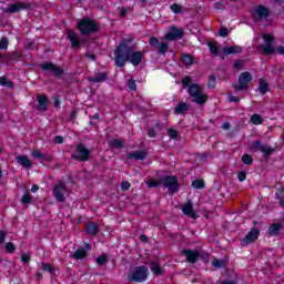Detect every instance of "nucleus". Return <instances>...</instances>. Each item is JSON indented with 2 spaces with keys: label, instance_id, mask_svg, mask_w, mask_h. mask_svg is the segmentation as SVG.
<instances>
[{
  "label": "nucleus",
  "instance_id": "nucleus-1",
  "mask_svg": "<svg viewBox=\"0 0 284 284\" xmlns=\"http://www.w3.org/2000/svg\"><path fill=\"white\" fill-rule=\"evenodd\" d=\"M182 88L183 90H186L187 88V93L193 99V103H196L197 105L207 103V94L203 91V87L197 83L192 84V78L189 75L182 79Z\"/></svg>",
  "mask_w": 284,
  "mask_h": 284
},
{
  "label": "nucleus",
  "instance_id": "nucleus-2",
  "mask_svg": "<svg viewBox=\"0 0 284 284\" xmlns=\"http://www.w3.org/2000/svg\"><path fill=\"white\" fill-rule=\"evenodd\" d=\"M136 50V45L132 44V40L122 41L114 51V61L118 68H123L126 61H130L131 54Z\"/></svg>",
  "mask_w": 284,
  "mask_h": 284
},
{
  "label": "nucleus",
  "instance_id": "nucleus-3",
  "mask_svg": "<svg viewBox=\"0 0 284 284\" xmlns=\"http://www.w3.org/2000/svg\"><path fill=\"white\" fill-rule=\"evenodd\" d=\"M149 274L150 271L148 270V266H135L130 270L126 277L129 283H143L144 281H148Z\"/></svg>",
  "mask_w": 284,
  "mask_h": 284
},
{
  "label": "nucleus",
  "instance_id": "nucleus-4",
  "mask_svg": "<svg viewBox=\"0 0 284 284\" xmlns=\"http://www.w3.org/2000/svg\"><path fill=\"white\" fill-rule=\"evenodd\" d=\"M78 30L83 37L94 34L99 30L97 22L90 18H83L78 22Z\"/></svg>",
  "mask_w": 284,
  "mask_h": 284
},
{
  "label": "nucleus",
  "instance_id": "nucleus-5",
  "mask_svg": "<svg viewBox=\"0 0 284 284\" xmlns=\"http://www.w3.org/2000/svg\"><path fill=\"white\" fill-rule=\"evenodd\" d=\"M149 45H151V48L153 50H155V52L162 57H165V54H168V52H170V43H168V41H165L163 39H159L156 37H151L149 39Z\"/></svg>",
  "mask_w": 284,
  "mask_h": 284
},
{
  "label": "nucleus",
  "instance_id": "nucleus-6",
  "mask_svg": "<svg viewBox=\"0 0 284 284\" xmlns=\"http://www.w3.org/2000/svg\"><path fill=\"white\" fill-rule=\"evenodd\" d=\"M263 41H265V43L258 45V48L262 50V54L266 57L274 54V52H276V48H274V38L266 33L263 36Z\"/></svg>",
  "mask_w": 284,
  "mask_h": 284
},
{
  "label": "nucleus",
  "instance_id": "nucleus-7",
  "mask_svg": "<svg viewBox=\"0 0 284 284\" xmlns=\"http://www.w3.org/2000/svg\"><path fill=\"white\" fill-rule=\"evenodd\" d=\"M71 159L81 162L90 161V150H88L84 144H78L75 146V152L71 155Z\"/></svg>",
  "mask_w": 284,
  "mask_h": 284
},
{
  "label": "nucleus",
  "instance_id": "nucleus-8",
  "mask_svg": "<svg viewBox=\"0 0 284 284\" xmlns=\"http://www.w3.org/2000/svg\"><path fill=\"white\" fill-rule=\"evenodd\" d=\"M65 195H68V187L63 182H59L53 186V196L59 201V203H64Z\"/></svg>",
  "mask_w": 284,
  "mask_h": 284
},
{
  "label": "nucleus",
  "instance_id": "nucleus-9",
  "mask_svg": "<svg viewBox=\"0 0 284 284\" xmlns=\"http://www.w3.org/2000/svg\"><path fill=\"white\" fill-rule=\"evenodd\" d=\"M252 17L254 21H263L270 17V9L265 6H256L252 11Z\"/></svg>",
  "mask_w": 284,
  "mask_h": 284
},
{
  "label": "nucleus",
  "instance_id": "nucleus-10",
  "mask_svg": "<svg viewBox=\"0 0 284 284\" xmlns=\"http://www.w3.org/2000/svg\"><path fill=\"white\" fill-rule=\"evenodd\" d=\"M252 81V73L245 71L242 72L239 77V85H235V92H241V90L247 89L250 82Z\"/></svg>",
  "mask_w": 284,
  "mask_h": 284
},
{
  "label": "nucleus",
  "instance_id": "nucleus-11",
  "mask_svg": "<svg viewBox=\"0 0 284 284\" xmlns=\"http://www.w3.org/2000/svg\"><path fill=\"white\" fill-rule=\"evenodd\" d=\"M67 37L71 43V48H73V50H79V48H81V45H83V43H85L84 39H81V37L79 36V33L69 30L67 32Z\"/></svg>",
  "mask_w": 284,
  "mask_h": 284
},
{
  "label": "nucleus",
  "instance_id": "nucleus-12",
  "mask_svg": "<svg viewBox=\"0 0 284 284\" xmlns=\"http://www.w3.org/2000/svg\"><path fill=\"white\" fill-rule=\"evenodd\" d=\"M164 187H168L170 194L179 191V180L176 176H166L162 180Z\"/></svg>",
  "mask_w": 284,
  "mask_h": 284
},
{
  "label": "nucleus",
  "instance_id": "nucleus-13",
  "mask_svg": "<svg viewBox=\"0 0 284 284\" xmlns=\"http://www.w3.org/2000/svg\"><path fill=\"white\" fill-rule=\"evenodd\" d=\"M185 32L183 29H179L178 27H171L169 32L164 36V39L166 41H176L179 39H182L184 37Z\"/></svg>",
  "mask_w": 284,
  "mask_h": 284
},
{
  "label": "nucleus",
  "instance_id": "nucleus-14",
  "mask_svg": "<svg viewBox=\"0 0 284 284\" xmlns=\"http://www.w3.org/2000/svg\"><path fill=\"white\" fill-rule=\"evenodd\" d=\"M41 70H44V72H52L54 77H61L63 74V69L61 67H57L52 62H43L40 64Z\"/></svg>",
  "mask_w": 284,
  "mask_h": 284
},
{
  "label": "nucleus",
  "instance_id": "nucleus-15",
  "mask_svg": "<svg viewBox=\"0 0 284 284\" xmlns=\"http://www.w3.org/2000/svg\"><path fill=\"white\" fill-rule=\"evenodd\" d=\"M21 10H30V4L26 2H17L3 9L7 14H13L14 12H21Z\"/></svg>",
  "mask_w": 284,
  "mask_h": 284
},
{
  "label": "nucleus",
  "instance_id": "nucleus-16",
  "mask_svg": "<svg viewBox=\"0 0 284 284\" xmlns=\"http://www.w3.org/2000/svg\"><path fill=\"white\" fill-rule=\"evenodd\" d=\"M33 159H38V161H40V163H43V161H47V163H51V161L54 160V158L52 156V154L45 152V153H41V151L39 150H33L31 152Z\"/></svg>",
  "mask_w": 284,
  "mask_h": 284
},
{
  "label": "nucleus",
  "instance_id": "nucleus-17",
  "mask_svg": "<svg viewBox=\"0 0 284 284\" xmlns=\"http://www.w3.org/2000/svg\"><path fill=\"white\" fill-rule=\"evenodd\" d=\"M145 58V51H136L134 50L130 58H129V61L130 63H132V65H139L142 63L143 59Z\"/></svg>",
  "mask_w": 284,
  "mask_h": 284
},
{
  "label": "nucleus",
  "instance_id": "nucleus-18",
  "mask_svg": "<svg viewBox=\"0 0 284 284\" xmlns=\"http://www.w3.org/2000/svg\"><path fill=\"white\" fill-rule=\"evenodd\" d=\"M182 212L185 214V216H190V219L199 217V214H196V211H194V205L190 200L182 206Z\"/></svg>",
  "mask_w": 284,
  "mask_h": 284
},
{
  "label": "nucleus",
  "instance_id": "nucleus-19",
  "mask_svg": "<svg viewBox=\"0 0 284 284\" xmlns=\"http://www.w3.org/2000/svg\"><path fill=\"white\" fill-rule=\"evenodd\" d=\"M258 234H261L260 230L253 229L242 240V245H250V243H254L256 239H258Z\"/></svg>",
  "mask_w": 284,
  "mask_h": 284
},
{
  "label": "nucleus",
  "instance_id": "nucleus-20",
  "mask_svg": "<svg viewBox=\"0 0 284 284\" xmlns=\"http://www.w3.org/2000/svg\"><path fill=\"white\" fill-rule=\"evenodd\" d=\"M182 254L186 256L187 263H196L199 261V252L192 250H183Z\"/></svg>",
  "mask_w": 284,
  "mask_h": 284
},
{
  "label": "nucleus",
  "instance_id": "nucleus-21",
  "mask_svg": "<svg viewBox=\"0 0 284 284\" xmlns=\"http://www.w3.org/2000/svg\"><path fill=\"white\" fill-rule=\"evenodd\" d=\"M148 156V152L145 151H133L128 154L126 159L130 161L135 160V161H145V158Z\"/></svg>",
  "mask_w": 284,
  "mask_h": 284
},
{
  "label": "nucleus",
  "instance_id": "nucleus-22",
  "mask_svg": "<svg viewBox=\"0 0 284 284\" xmlns=\"http://www.w3.org/2000/svg\"><path fill=\"white\" fill-rule=\"evenodd\" d=\"M222 52L227 57L230 54H241L243 52V47L241 45H231L222 48Z\"/></svg>",
  "mask_w": 284,
  "mask_h": 284
},
{
  "label": "nucleus",
  "instance_id": "nucleus-23",
  "mask_svg": "<svg viewBox=\"0 0 284 284\" xmlns=\"http://www.w3.org/2000/svg\"><path fill=\"white\" fill-rule=\"evenodd\" d=\"M36 100L38 101L37 110L39 112H45L48 110V97L38 95Z\"/></svg>",
  "mask_w": 284,
  "mask_h": 284
},
{
  "label": "nucleus",
  "instance_id": "nucleus-24",
  "mask_svg": "<svg viewBox=\"0 0 284 284\" xmlns=\"http://www.w3.org/2000/svg\"><path fill=\"white\" fill-rule=\"evenodd\" d=\"M16 159L22 168H26L27 170L32 168V161H30L27 155H18Z\"/></svg>",
  "mask_w": 284,
  "mask_h": 284
},
{
  "label": "nucleus",
  "instance_id": "nucleus-25",
  "mask_svg": "<svg viewBox=\"0 0 284 284\" xmlns=\"http://www.w3.org/2000/svg\"><path fill=\"white\" fill-rule=\"evenodd\" d=\"M283 230V224L274 223L268 227V236H278V233Z\"/></svg>",
  "mask_w": 284,
  "mask_h": 284
},
{
  "label": "nucleus",
  "instance_id": "nucleus-26",
  "mask_svg": "<svg viewBox=\"0 0 284 284\" xmlns=\"http://www.w3.org/2000/svg\"><path fill=\"white\" fill-rule=\"evenodd\" d=\"M89 81H91L92 83H103V81H108V73H95V77L89 78Z\"/></svg>",
  "mask_w": 284,
  "mask_h": 284
},
{
  "label": "nucleus",
  "instance_id": "nucleus-27",
  "mask_svg": "<svg viewBox=\"0 0 284 284\" xmlns=\"http://www.w3.org/2000/svg\"><path fill=\"white\" fill-rule=\"evenodd\" d=\"M150 270L153 274H155V276H163V268H161V264H159V262H151Z\"/></svg>",
  "mask_w": 284,
  "mask_h": 284
},
{
  "label": "nucleus",
  "instance_id": "nucleus-28",
  "mask_svg": "<svg viewBox=\"0 0 284 284\" xmlns=\"http://www.w3.org/2000/svg\"><path fill=\"white\" fill-rule=\"evenodd\" d=\"M85 232L87 234L94 236V234L99 232V225H97L94 222H90L85 225Z\"/></svg>",
  "mask_w": 284,
  "mask_h": 284
},
{
  "label": "nucleus",
  "instance_id": "nucleus-29",
  "mask_svg": "<svg viewBox=\"0 0 284 284\" xmlns=\"http://www.w3.org/2000/svg\"><path fill=\"white\" fill-rule=\"evenodd\" d=\"M187 110H190V104L185 103V102H180L176 106H175V113L176 114H185V112H187Z\"/></svg>",
  "mask_w": 284,
  "mask_h": 284
},
{
  "label": "nucleus",
  "instance_id": "nucleus-30",
  "mask_svg": "<svg viewBox=\"0 0 284 284\" xmlns=\"http://www.w3.org/2000/svg\"><path fill=\"white\" fill-rule=\"evenodd\" d=\"M209 50L213 57H221V52L219 49V42H209Z\"/></svg>",
  "mask_w": 284,
  "mask_h": 284
},
{
  "label": "nucleus",
  "instance_id": "nucleus-31",
  "mask_svg": "<svg viewBox=\"0 0 284 284\" xmlns=\"http://www.w3.org/2000/svg\"><path fill=\"white\" fill-rule=\"evenodd\" d=\"M213 267L216 270H222L223 267H227V261L226 260H219V258H213L212 261Z\"/></svg>",
  "mask_w": 284,
  "mask_h": 284
},
{
  "label": "nucleus",
  "instance_id": "nucleus-32",
  "mask_svg": "<svg viewBox=\"0 0 284 284\" xmlns=\"http://www.w3.org/2000/svg\"><path fill=\"white\" fill-rule=\"evenodd\" d=\"M110 145L114 150H123V148L125 146V142H123V140L114 139L110 141Z\"/></svg>",
  "mask_w": 284,
  "mask_h": 284
},
{
  "label": "nucleus",
  "instance_id": "nucleus-33",
  "mask_svg": "<svg viewBox=\"0 0 284 284\" xmlns=\"http://www.w3.org/2000/svg\"><path fill=\"white\" fill-rule=\"evenodd\" d=\"M85 256H88L85 248H78L73 255V258L81 261V258H85Z\"/></svg>",
  "mask_w": 284,
  "mask_h": 284
},
{
  "label": "nucleus",
  "instance_id": "nucleus-34",
  "mask_svg": "<svg viewBox=\"0 0 284 284\" xmlns=\"http://www.w3.org/2000/svg\"><path fill=\"white\" fill-rule=\"evenodd\" d=\"M268 90H270V85L267 84V82H265L263 79H260V85H258L260 94H265L266 92H268Z\"/></svg>",
  "mask_w": 284,
  "mask_h": 284
},
{
  "label": "nucleus",
  "instance_id": "nucleus-35",
  "mask_svg": "<svg viewBox=\"0 0 284 284\" xmlns=\"http://www.w3.org/2000/svg\"><path fill=\"white\" fill-rule=\"evenodd\" d=\"M0 85L2 88H9V89L14 88V83L12 81L8 80V78H6V77H0Z\"/></svg>",
  "mask_w": 284,
  "mask_h": 284
},
{
  "label": "nucleus",
  "instance_id": "nucleus-36",
  "mask_svg": "<svg viewBox=\"0 0 284 284\" xmlns=\"http://www.w3.org/2000/svg\"><path fill=\"white\" fill-rule=\"evenodd\" d=\"M251 123H253V125H261V124H263V116H261L257 113L253 114L251 116Z\"/></svg>",
  "mask_w": 284,
  "mask_h": 284
},
{
  "label": "nucleus",
  "instance_id": "nucleus-37",
  "mask_svg": "<svg viewBox=\"0 0 284 284\" xmlns=\"http://www.w3.org/2000/svg\"><path fill=\"white\" fill-rule=\"evenodd\" d=\"M191 186H192L194 190H203V187H205V182H203V180H194V181L191 183Z\"/></svg>",
  "mask_w": 284,
  "mask_h": 284
},
{
  "label": "nucleus",
  "instance_id": "nucleus-38",
  "mask_svg": "<svg viewBox=\"0 0 284 284\" xmlns=\"http://www.w3.org/2000/svg\"><path fill=\"white\" fill-rule=\"evenodd\" d=\"M4 57L7 61H19L21 59V54L18 52L7 53Z\"/></svg>",
  "mask_w": 284,
  "mask_h": 284
},
{
  "label": "nucleus",
  "instance_id": "nucleus-39",
  "mask_svg": "<svg viewBox=\"0 0 284 284\" xmlns=\"http://www.w3.org/2000/svg\"><path fill=\"white\" fill-rule=\"evenodd\" d=\"M39 267L42 270V272H49L50 274L54 273V268L48 263H40Z\"/></svg>",
  "mask_w": 284,
  "mask_h": 284
},
{
  "label": "nucleus",
  "instance_id": "nucleus-40",
  "mask_svg": "<svg viewBox=\"0 0 284 284\" xmlns=\"http://www.w3.org/2000/svg\"><path fill=\"white\" fill-rule=\"evenodd\" d=\"M170 9L172 10V12L174 14H181V12H183V7L179 3H173L170 6Z\"/></svg>",
  "mask_w": 284,
  "mask_h": 284
},
{
  "label": "nucleus",
  "instance_id": "nucleus-41",
  "mask_svg": "<svg viewBox=\"0 0 284 284\" xmlns=\"http://www.w3.org/2000/svg\"><path fill=\"white\" fill-rule=\"evenodd\" d=\"M181 61H182V63H184V65H192V63H194V61L192 60V57L190 54H183L181 57Z\"/></svg>",
  "mask_w": 284,
  "mask_h": 284
},
{
  "label": "nucleus",
  "instance_id": "nucleus-42",
  "mask_svg": "<svg viewBox=\"0 0 284 284\" xmlns=\"http://www.w3.org/2000/svg\"><path fill=\"white\" fill-rule=\"evenodd\" d=\"M242 162L244 163V165H252V163H254V159H252V155L250 154H244L242 156Z\"/></svg>",
  "mask_w": 284,
  "mask_h": 284
},
{
  "label": "nucleus",
  "instance_id": "nucleus-43",
  "mask_svg": "<svg viewBox=\"0 0 284 284\" xmlns=\"http://www.w3.org/2000/svg\"><path fill=\"white\" fill-rule=\"evenodd\" d=\"M22 205H29V203H32V195H30L28 192L22 196L21 199Z\"/></svg>",
  "mask_w": 284,
  "mask_h": 284
},
{
  "label": "nucleus",
  "instance_id": "nucleus-44",
  "mask_svg": "<svg viewBox=\"0 0 284 284\" xmlns=\"http://www.w3.org/2000/svg\"><path fill=\"white\" fill-rule=\"evenodd\" d=\"M264 145L265 144H263V142H261V140H256L252 143V150H260V152H262Z\"/></svg>",
  "mask_w": 284,
  "mask_h": 284
},
{
  "label": "nucleus",
  "instance_id": "nucleus-45",
  "mask_svg": "<svg viewBox=\"0 0 284 284\" xmlns=\"http://www.w3.org/2000/svg\"><path fill=\"white\" fill-rule=\"evenodd\" d=\"M159 185H161V181H156V180H149L146 181V186L152 190V187H159Z\"/></svg>",
  "mask_w": 284,
  "mask_h": 284
},
{
  "label": "nucleus",
  "instance_id": "nucleus-46",
  "mask_svg": "<svg viewBox=\"0 0 284 284\" xmlns=\"http://www.w3.org/2000/svg\"><path fill=\"white\" fill-rule=\"evenodd\" d=\"M10 41L8 40V38L3 37L0 39V50H8V45H9Z\"/></svg>",
  "mask_w": 284,
  "mask_h": 284
},
{
  "label": "nucleus",
  "instance_id": "nucleus-47",
  "mask_svg": "<svg viewBox=\"0 0 284 284\" xmlns=\"http://www.w3.org/2000/svg\"><path fill=\"white\" fill-rule=\"evenodd\" d=\"M262 152L264 154V156H270V154H273L274 153V149L267 146V145H264L262 148Z\"/></svg>",
  "mask_w": 284,
  "mask_h": 284
},
{
  "label": "nucleus",
  "instance_id": "nucleus-48",
  "mask_svg": "<svg viewBox=\"0 0 284 284\" xmlns=\"http://www.w3.org/2000/svg\"><path fill=\"white\" fill-rule=\"evenodd\" d=\"M168 134H169L170 139H178L179 131H176V129H169Z\"/></svg>",
  "mask_w": 284,
  "mask_h": 284
},
{
  "label": "nucleus",
  "instance_id": "nucleus-49",
  "mask_svg": "<svg viewBox=\"0 0 284 284\" xmlns=\"http://www.w3.org/2000/svg\"><path fill=\"white\" fill-rule=\"evenodd\" d=\"M95 263H97L98 265H105V263H108V257H105V255H100V256L97 258Z\"/></svg>",
  "mask_w": 284,
  "mask_h": 284
},
{
  "label": "nucleus",
  "instance_id": "nucleus-50",
  "mask_svg": "<svg viewBox=\"0 0 284 284\" xmlns=\"http://www.w3.org/2000/svg\"><path fill=\"white\" fill-rule=\"evenodd\" d=\"M207 87L216 88V77L215 75H210Z\"/></svg>",
  "mask_w": 284,
  "mask_h": 284
},
{
  "label": "nucleus",
  "instance_id": "nucleus-51",
  "mask_svg": "<svg viewBox=\"0 0 284 284\" xmlns=\"http://www.w3.org/2000/svg\"><path fill=\"white\" fill-rule=\"evenodd\" d=\"M21 261H22V263H24V265H28V263H30V261H31L30 253H23L21 255Z\"/></svg>",
  "mask_w": 284,
  "mask_h": 284
},
{
  "label": "nucleus",
  "instance_id": "nucleus-52",
  "mask_svg": "<svg viewBox=\"0 0 284 284\" xmlns=\"http://www.w3.org/2000/svg\"><path fill=\"white\" fill-rule=\"evenodd\" d=\"M6 250H7V252H9V254H12L14 252V250H17V247H14V244L12 242H8L6 244Z\"/></svg>",
  "mask_w": 284,
  "mask_h": 284
},
{
  "label": "nucleus",
  "instance_id": "nucleus-53",
  "mask_svg": "<svg viewBox=\"0 0 284 284\" xmlns=\"http://www.w3.org/2000/svg\"><path fill=\"white\" fill-rule=\"evenodd\" d=\"M128 88L131 89L133 92L136 91V81L134 80H129L128 81Z\"/></svg>",
  "mask_w": 284,
  "mask_h": 284
},
{
  "label": "nucleus",
  "instance_id": "nucleus-54",
  "mask_svg": "<svg viewBox=\"0 0 284 284\" xmlns=\"http://www.w3.org/2000/svg\"><path fill=\"white\" fill-rule=\"evenodd\" d=\"M130 187H132V184H130V182L123 181L121 183V190L128 191V190H130Z\"/></svg>",
  "mask_w": 284,
  "mask_h": 284
},
{
  "label": "nucleus",
  "instance_id": "nucleus-55",
  "mask_svg": "<svg viewBox=\"0 0 284 284\" xmlns=\"http://www.w3.org/2000/svg\"><path fill=\"white\" fill-rule=\"evenodd\" d=\"M213 8H215V10H225V4L223 2H215Z\"/></svg>",
  "mask_w": 284,
  "mask_h": 284
},
{
  "label": "nucleus",
  "instance_id": "nucleus-56",
  "mask_svg": "<svg viewBox=\"0 0 284 284\" xmlns=\"http://www.w3.org/2000/svg\"><path fill=\"white\" fill-rule=\"evenodd\" d=\"M237 179L241 182L245 181V179H247V173H245V172L237 173Z\"/></svg>",
  "mask_w": 284,
  "mask_h": 284
},
{
  "label": "nucleus",
  "instance_id": "nucleus-57",
  "mask_svg": "<svg viewBox=\"0 0 284 284\" xmlns=\"http://www.w3.org/2000/svg\"><path fill=\"white\" fill-rule=\"evenodd\" d=\"M146 134L150 139L156 138V131L154 129H149Z\"/></svg>",
  "mask_w": 284,
  "mask_h": 284
},
{
  "label": "nucleus",
  "instance_id": "nucleus-58",
  "mask_svg": "<svg viewBox=\"0 0 284 284\" xmlns=\"http://www.w3.org/2000/svg\"><path fill=\"white\" fill-rule=\"evenodd\" d=\"M229 101H230V103H239V101H241V99L239 97L229 95Z\"/></svg>",
  "mask_w": 284,
  "mask_h": 284
},
{
  "label": "nucleus",
  "instance_id": "nucleus-59",
  "mask_svg": "<svg viewBox=\"0 0 284 284\" xmlns=\"http://www.w3.org/2000/svg\"><path fill=\"white\" fill-rule=\"evenodd\" d=\"M227 34H229L227 28L220 29V32H219L220 37H227Z\"/></svg>",
  "mask_w": 284,
  "mask_h": 284
},
{
  "label": "nucleus",
  "instance_id": "nucleus-60",
  "mask_svg": "<svg viewBox=\"0 0 284 284\" xmlns=\"http://www.w3.org/2000/svg\"><path fill=\"white\" fill-rule=\"evenodd\" d=\"M220 284H239V280H226V281H222V282H219Z\"/></svg>",
  "mask_w": 284,
  "mask_h": 284
},
{
  "label": "nucleus",
  "instance_id": "nucleus-61",
  "mask_svg": "<svg viewBox=\"0 0 284 284\" xmlns=\"http://www.w3.org/2000/svg\"><path fill=\"white\" fill-rule=\"evenodd\" d=\"M234 68L235 70H241V68H243V61L241 60L235 61Z\"/></svg>",
  "mask_w": 284,
  "mask_h": 284
},
{
  "label": "nucleus",
  "instance_id": "nucleus-62",
  "mask_svg": "<svg viewBox=\"0 0 284 284\" xmlns=\"http://www.w3.org/2000/svg\"><path fill=\"white\" fill-rule=\"evenodd\" d=\"M54 143H58V144L63 143V136H61V135L55 136L54 138Z\"/></svg>",
  "mask_w": 284,
  "mask_h": 284
},
{
  "label": "nucleus",
  "instance_id": "nucleus-63",
  "mask_svg": "<svg viewBox=\"0 0 284 284\" xmlns=\"http://www.w3.org/2000/svg\"><path fill=\"white\" fill-rule=\"evenodd\" d=\"M0 243H6V232L0 231Z\"/></svg>",
  "mask_w": 284,
  "mask_h": 284
},
{
  "label": "nucleus",
  "instance_id": "nucleus-64",
  "mask_svg": "<svg viewBox=\"0 0 284 284\" xmlns=\"http://www.w3.org/2000/svg\"><path fill=\"white\" fill-rule=\"evenodd\" d=\"M230 128H232V124H230V122H224L222 124V130H230Z\"/></svg>",
  "mask_w": 284,
  "mask_h": 284
}]
</instances>
